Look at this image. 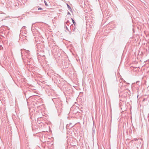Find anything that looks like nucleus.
Wrapping results in <instances>:
<instances>
[{
	"mask_svg": "<svg viewBox=\"0 0 149 149\" xmlns=\"http://www.w3.org/2000/svg\"><path fill=\"white\" fill-rule=\"evenodd\" d=\"M67 7H68V8L69 10H70V11L72 12V10L70 6L67 3Z\"/></svg>",
	"mask_w": 149,
	"mask_h": 149,
	"instance_id": "nucleus-1",
	"label": "nucleus"
},
{
	"mask_svg": "<svg viewBox=\"0 0 149 149\" xmlns=\"http://www.w3.org/2000/svg\"><path fill=\"white\" fill-rule=\"evenodd\" d=\"M71 19H72V22H73L74 25H75V24H76V22H75L74 21L72 18H71Z\"/></svg>",
	"mask_w": 149,
	"mask_h": 149,
	"instance_id": "nucleus-2",
	"label": "nucleus"
},
{
	"mask_svg": "<svg viewBox=\"0 0 149 149\" xmlns=\"http://www.w3.org/2000/svg\"><path fill=\"white\" fill-rule=\"evenodd\" d=\"M77 30V28H74L73 30V31L76 32Z\"/></svg>",
	"mask_w": 149,
	"mask_h": 149,
	"instance_id": "nucleus-3",
	"label": "nucleus"
},
{
	"mask_svg": "<svg viewBox=\"0 0 149 149\" xmlns=\"http://www.w3.org/2000/svg\"><path fill=\"white\" fill-rule=\"evenodd\" d=\"M44 2H45V6H48V4H47V3L45 1H44Z\"/></svg>",
	"mask_w": 149,
	"mask_h": 149,
	"instance_id": "nucleus-4",
	"label": "nucleus"
},
{
	"mask_svg": "<svg viewBox=\"0 0 149 149\" xmlns=\"http://www.w3.org/2000/svg\"><path fill=\"white\" fill-rule=\"evenodd\" d=\"M65 29L69 31V29H68V27L66 25H65Z\"/></svg>",
	"mask_w": 149,
	"mask_h": 149,
	"instance_id": "nucleus-5",
	"label": "nucleus"
},
{
	"mask_svg": "<svg viewBox=\"0 0 149 149\" xmlns=\"http://www.w3.org/2000/svg\"><path fill=\"white\" fill-rule=\"evenodd\" d=\"M42 8H38V10H42Z\"/></svg>",
	"mask_w": 149,
	"mask_h": 149,
	"instance_id": "nucleus-6",
	"label": "nucleus"
},
{
	"mask_svg": "<svg viewBox=\"0 0 149 149\" xmlns=\"http://www.w3.org/2000/svg\"><path fill=\"white\" fill-rule=\"evenodd\" d=\"M138 69V68L137 67H136V68H135V69ZM134 71H137V70H134Z\"/></svg>",
	"mask_w": 149,
	"mask_h": 149,
	"instance_id": "nucleus-7",
	"label": "nucleus"
},
{
	"mask_svg": "<svg viewBox=\"0 0 149 149\" xmlns=\"http://www.w3.org/2000/svg\"><path fill=\"white\" fill-rule=\"evenodd\" d=\"M139 83V81H137L136 82V84L138 85V83Z\"/></svg>",
	"mask_w": 149,
	"mask_h": 149,
	"instance_id": "nucleus-8",
	"label": "nucleus"
},
{
	"mask_svg": "<svg viewBox=\"0 0 149 149\" xmlns=\"http://www.w3.org/2000/svg\"><path fill=\"white\" fill-rule=\"evenodd\" d=\"M69 22V21L68 20V21L66 22V24H67Z\"/></svg>",
	"mask_w": 149,
	"mask_h": 149,
	"instance_id": "nucleus-9",
	"label": "nucleus"
},
{
	"mask_svg": "<svg viewBox=\"0 0 149 149\" xmlns=\"http://www.w3.org/2000/svg\"><path fill=\"white\" fill-rule=\"evenodd\" d=\"M29 52V51L27 50L26 51V52L27 53H28Z\"/></svg>",
	"mask_w": 149,
	"mask_h": 149,
	"instance_id": "nucleus-10",
	"label": "nucleus"
},
{
	"mask_svg": "<svg viewBox=\"0 0 149 149\" xmlns=\"http://www.w3.org/2000/svg\"><path fill=\"white\" fill-rule=\"evenodd\" d=\"M68 14H69V15H70V13L69 12H68Z\"/></svg>",
	"mask_w": 149,
	"mask_h": 149,
	"instance_id": "nucleus-11",
	"label": "nucleus"
},
{
	"mask_svg": "<svg viewBox=\"0 0 149 149\" xmlns=\"http://www.w3.org/2000/svg\"><path fill=\"white\" fill-rule=\"evenodd\" d=\"M2 36L4 37V36L3 35H1Z\"/></svg>",
	"mask_w": 149,
	"mask_h": 149,
	"instance_id": "nucleus-12",
	"label": "nucleus"
},
{
	"mask_svg": "<svg viewBox=\"0 0 149 149\" xmlns=\"http://www.w3.org/2000/svg\"><path fill=\"white\" fill-rule=\"evenodd\" d=\"M138 96H139V95H138V96H137L138 97Z\"/></svg>",
	"mask_w": 149,
	"mask_h": 149,
	"instance_id": "nucleus-13",
	"label": "nucleus"
},
{
	"mask_svg": "<svg viewBox=\"0 0 149 149\" xmlns=\"http://www.w3.org/2000/svg\"><path fill=\"white\" fill-rule=\"evenodd\" d=\"M139 88H138V91H139Z\"/></svg>",
	"mask_w": 149,
	"mask_h": 149,
	"instance_id": "nucleus-14",
	"label": "nucleus"
},
{
	"mask_svg": "<svg viewBox=\"0 0 149 149\" xmlns=\"http://www.w3.org/2000/svg\"><path fill=\"white\" fill-rule=\"evenodd\" d=\"M141 139V140H142V139Z\"/></svg>",
	"mask_w": 149,
	"mask_h": 149,
	"instance_id": "nucleus-15",
	"label": "nucleus"
}]
</instances>
